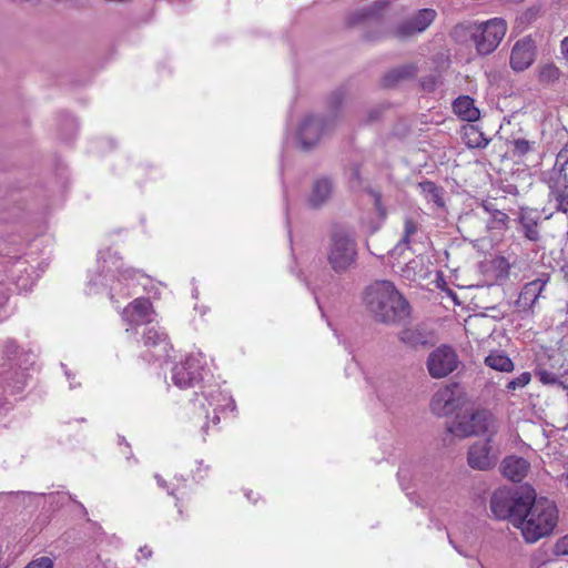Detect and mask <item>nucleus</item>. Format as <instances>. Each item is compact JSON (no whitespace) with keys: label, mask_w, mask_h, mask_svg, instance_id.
Returning a JSON list of instances; mask_svg holds the SVG:
<instances>
[{"label":"nucleus","mask_w":568,"mask_h":568,"mask_svg":"<svg viewBox=\"0 0 568 568\" xmlns=\"http://www.w3.org/2000/svg\"><path fill=\"white\" fill-rule=\"evenodd\" d=\"M559 519V510L555 501L547 497H537L532 487H526V498L515 527L521 532L524 540L535 544L548 537L555 530Z\"/></svg>","instance_id":"obj_1"},{"label":"nucleus","mask_w":568,"mask_h":568,"mask_svg":"<svg viewBox=\"0 0 568 568\" xmlns=\"http://www.w3.org/2000/svg\"><path fill=\"white\" fill-rule=\"evenodd\" d=\"M368 310L383 323H395L407 318L410 313L408 302L388 281L376 282L365 293Z\"/></svg>","instance_id":"obj_2"},{"label":"nucleus","mask_w":568,"mask_h":568,"mask_svg":"<svg viewBox=\"0 0 568 568\" xmlns=\"http://www.w3.org/2000/svg\"><path fill=\"white\" fill-rule=\"evenodd\" d=\"M457 28L464 29L469 34L478 54L487 55L493 53L503 41L507 32V22L503 18H493Z\"/></svg>","instance_id":"obj_3"},{"label":"nucleus","mask_w":568,"mask_h":568,"mask_svg":"<svg viewBox=\"0 0 568 568\" xmlns=\"http://www.w3.org/2000/svg\"><path fill=\"white\" fill-rule=\"evenodd\" d=\"M495 417L487 409H478L473 413L457 415L456 419L447 427V430L459 438L495 433Z\"/></svg>","instance_id":"obj_4"},{"label":"nucleus","mask_w":568,"mask_h":568,"mask_svg":"<svg viewBox=\"0 0 568 568\" xmlns=\"http://www.w3.org/2000/svg\"><path fill=\"white\" fill-rule=\"evenodd\" d=\"M204 359L200 353L183 355L171 369V379L179 388H190L199 384L203 376Z\"/></svg>","instance_id":"obj_5"},{"label":"nucleus","mask_w":568,"mask_h":568,"mask_svg":"<svg viewBox=\"0 0 568 568\" xmlns=\"http://www.w3.org/2000/svg\"><path fill=\"white\" fill-rule=\"evenodd\" d=\"M526 498V488L521 491L501 488L496 490L490 498V510L499 519H509L515 526L521 505Z\"/></svg>","instance_id":"obj_6"},{"label":"nucleus","mask_w":568,"mask_h":568,"mask_svg":"<svg viewBox=\"0 0 568 568\" xmlns=\"http://www.w3.org/2000/svg\"><path fill=\"white\" fill-rule=\"evenodd\" d=\"M356 243L344 232L332 235L327 261L335 272L346 271L356 257Z\"/></svg>","instance_id":"obj_7"},{"label":"nucleus","mask_w":568,"mask_h":568,"mask_svg":"<svg viewBox=\"0 0 568 568\" xmlns=\"http://www.w3.org/2000/svg\"><path fill=\"white\" fill-rule=\"evenodd\" d=\"M464 400L459 384L454 383L439 388L433 396L430 408L437 416H448L458 409Z\"/></svg>","instance_id":"obj_8"},{"label":"nucleus","mask_w":568,"mask_h":568,"mask_svg":"<svg viewBox=\"0 0 568 568\" xmlns=\"http://www.w3.org/2000/svg\"><path fill=\"white\" fill-rule=\"evenodd\" d=\"M459 364L455 349L442 345L434 349L427 359V368L433 378H443L453 373Z\"/></svg>","instance_id":"obj_9"},{"label":"nucleus","mask_w":568,"mask_h":568,"mask_svg":"<svg viewBox=\"0 0 568 568\" xmlns=\"http://www.w3.org/2000/svg\"><path fill=\"white\" fill-rule=\"evenodd\" d=\"M143 358L148 362L159 361L169 355L172 345L168 334L160 327L151 326L143 333Z\"/></svg>","instance_id":"obj_10"},{"label":"nucleus","mask_w":568,"mask_h":568,"mask_svg":"<svg viewBox=\"0 0 568 568\" xmlns=\"http://www.w3.org/2000/svg\"><path fill=\"white\" fill-rule=\"evenodd\" d=\"M564 368V358L559 353L544 354L538 358L535 371L536 376L542 384L554 385L559 377L567 373Z\"/></svg>","instance_id":"obj_11"},{"label":"nucleus","mask_w":568,"mask_h":568,"mask_svg":"<svg viewBox=\"0 0 568 568\" xmlns=\"http://www.w3.org/2000/svg\"><path fill=\"white\" fill-rule=\"evenodd\" d=\"M437 13L434 9H420L410 19L399 24L394 33L399 39L414 37L417 33L424 32L435 20Z\"/></svg>","instance_id":"obj_12"},{"label":"nucleus","mask_w":568,"mask_h":568,"mask_svg":"<svg viewBox=\"0 0 568 568\" xmlns=\"http://www.w3.org/2000/svg\"><path fill=\"white\" fill-rule=\"evenodd\" d=\"M491 438L481 443H475L468 450V465L474 469L488 470L495 467L498 456L493 453L490 447Z\"/></svg>","instance_id":"obj_13"},{"label":"nucleus","mask_w":568,"mask_h":568,"mask_svg":"<svg viewBox=\"0 0 568 568\" xmlns=\"http://www.w3.org/2000/svg\"><path fill=\"white\" fill-rule=\"evenodd\" d=\"M535 60V44L531 39L525 38L518 40L513 47L510 53V67L515 71H524L529 68Z\"/></svg>","instance_id":"obj_14"},{"label":"nucleus","mask_w":568,"mask_h":568,"mask_svg":"<svg viewBox=\"0 0 568 568\" xmlns=\"http://www.w3.org/2000/svg\"><path fill=\"white\" fill-rule=\"evenodd\" d=\"M153 313V305L146 297H138L133 300L123 310V320L131 326L141 325L150 321V316Z\"/></svg>","instance_id":"obj_15"},{"label":"nucleus","mask_w":568,"mask_h":568,"mask_svg":"<svg viewBox=\"0 0 568 568\" xmlns=\"http://www.w3.org/2000/svg\"><path fill=\"white\" fill-rule=\"evenodd\" d=\"M549 197L556 202V211L568 213V174H558L550 178Z\"/></svg>","instance_id":"obj_16"},{"label":"nucleus","mask_w":568,"mask_h":568,"mask_svg":"<svg viewBox=\"0 0 568 568\" xmlns=\"http://www.w3.org/2000/svg\"><path fill=\"white\" fill-rule=\"evenodd\" d=\"M323 132V122L315 116H307L302 122L298 130V139L302 146L307 150L315 145Z\"/></svg>","instance_id":"obj_17"},{"label":"nucleus","mask_w":568,"mask_h":568,"mask_svg":"<svg viewBox=\"0 0 568 568\" xmlns=\"http://www.w3.org/2000/svg\"><path fill=\"white\" fill-rule=\"evenodd\" d=\"M547 281L536 278L524 285L516 301V306L521 311H529L544 291Z\"/></svg>","instance_id":"obj_18"},{"label":"nucleus","mask_w":568,"mask_h":568,"mask_svg":"<svg viewBox=\"0 0 568 568\" xmlns=\"http://www.w3.org/2000/svg\"><path fill=\"white\" fill-rule=\"evenodd\" d=\"M211 397L212 402L210 404L214 405V415L210 422L213 426H217L220 424V415H223L224 418H227L229 416H235L234 413L236 410V405L232 396L217 390L215 394H212Z\"/></svg>","instance_id":"obj_19"},{"label":"nucleus","mask_w":568,"mask_h":568,"mask_svg":"<svg viewBox=\"0 0 568 568\" xmlns=\"http://www.w3.org/2000/svg\"><path fill=\"white\" fill-rule=\"evenodd\" d=\"M541 216L537 210L523 209L519 214V224L524 232V236L531 241L538 242L540 240L539 223Z\"/></svg>","instance_id":"obj_20"},{"label":"nucleus","mask_w":568,"mask_h":568,"mask_svg":"<svg viewBox=\"0 0 568 568\" xmlns=\"http://www.w3.org/2000/svg\"><path fill=\"white\" fill-rule=\"evenodd\" d=\"M503 474L514 483H520L528 474L529 463L518 456H509L503 460Z\"/></svg>","instance_id":"obj_21"},{"label":"nucleus","mask_w":568,"mask_h":568,"mask_svg":"<svg viewBox=\"0 0 568 568\" xmlns=\"http://www.w3.org/2000/svg\"><path fill=\"white\" fill-rule=\"evenodd\" d=\"M454 112L463 120L475 122L479 119L480 112L475 106L474 99L468 95L458 97L453 103Z\"/></svg>","instance_id":"obj_22"},{"label":"nucleus","mask_w":568,"mask_h":568,"mask_svg":"<svg viewBox=\"0 0 568 568\" xmlns=\"http://www.w3.org/2000/svg\"><path fill=\"white\" fill-rule=\"evenodd\" d=\"M463 141L470 149H484L489 143V140L479 130V128L473 124H467L464 126Z\"/></svg>","instance_id":"obj_23"},{"label":"nucleus","mask_w":568,"mask_h":568,"mask_svg":"<svg viewBox=\"0 0 568 568\" xmlns=\"http://www.w3.org/2000/svg\"><path fill=\"white\" fill-rule=\"evenodd\" d=\"M416 73H417V68L414 64H408V65H404V67L394 69L383 77L382 85L384 88H390L403 79H408V78L415 77Z\"/></svg>","instance_id":"obj_24"},{"label":"nucleus","mask_w":568,"mask_h":568,"mask_svg":"<svg viewBox=\"0 0 568 568\" xmlns=\"http://www.w3.org/2000/svg\"><path fill=\"white\" fill-rule=\"evenodd\" d=\"M332 183L327 179H320L314 183L310 197L313 207L322 205L332 194Z\"/></svg>","instance_id":"obj_25"},{"label":"nucleus","mask_w":568,"mask_h":568,"mask_svg":"<svg viewBox=\"0 0 568 568\" xmlns=\"http://www.w3.org/2000/svg\"><path fill=\"white\" fill-rule=\"evenodd\" d=\"M485 364L491 369L507 373L513 372L515 367L513 361L506 354L499 352H491L487 355Z\"/></svg>","instance_id":"obj_26"},{"label":"nucleus","mask_w":568,"mask_h":568,"mask_svg":"<svg viewBox=\"0 0 568 568\" xmlns=\"http://www.w3.org/2000/svg\"><path fill=\"white\" fill-rule=\"evenodd\" d=\"M420 231V223L413 216H406L403 223V236L400 243L410 247L416 241V236Z\"/></svg>","instance_id":"obj_27"},{"label":"nucleus","mask_w":568,"mask_h":568,"mask_svg":"<svg viewBox=\"0 0 568 568\" xmlns=\"http://www.w3.org/2000/svg\"><path fill=\"white\" fill-rule=\"evenodd\" d=\"M384 4L385 3L378 1V2H375L371 9L362 10V11L354 13L348 19V26L353 27V26L359 24V23L377 16L379 10L384 7Z\"/></svg>","instance_id":"obj_28"},{"label":"nucleus","mask_w":568,"mask_h":568,"mask_svg":"<svg viewBox=\"0 0 568 568\" xmlns=\"http://www.w3.org/2000/svg\"><path fill=\"white\" fill-rule=\"evenodd\" d=\"M530 381H531L530 373L524 372L516 378L509 381L506 385V388L508 390H516L518 388H524L525 386H527L530 383Z\"/></svg>","instance_id":"obj_29"},{"label":"nucleus","mask_w":568,"mask_h":568,"mask_svg":"<svg viewBox=\"0 0 568 568\" xmlns=\"http://www.w3.org/2000/svg\"><path fill=\"white\" fill-rule=\"evenodd\" d=\"M560 75V70L555 64H547L540 71V80L541 81H555L558 80Z\"/></svg>","instance_id":"obj_30"},{"label":"nucleus","mask_w":568,"mask_h":568,"mask_svg":"<svg viewBox=\"0 0 568 568\" xmlns=\"http://www.w3.org/2000/svg\"><path fill=\"white\" fill-rule=\"evenodd\" d=\"M532 144L534 143H531L528 140H525V139H516V140H514V142H513L514 154L517 155V156L526 155L527 153H529L531 151Z\"/></svg>","instance_id":"obj_31"},{"label":"nucleus","mask_w":568,"mask_h":568,"mask_svg":"<svg viewBox=\"0 0 568 568\" xmlns=\"http://www.w3.org/2000/svg\"><path fill=\"white\" fill-rule=\"evenodd\" d=\"M399 337L403 343L410 346H416L417 344L422 343L420 334L414 329H404Z\"/></svg>","instance_id":"obj_32"},{"label":"nucleus","mask_w":568,"mask_h":568,"mask_svg":"<svg viewBox=\"0 0 568 568\" xmlns=\"http://www.w3.org/2000/svg\"><path fill=\"white\" fill-rule=\"evenodd\" d=\"M24 568H53V561L49 557H41L31 561Z\"/></svg>","instance_id":"obj_33"},{"label":"nucleus","mask_w":568,"mask_h":568,"mask_svg":"<svg viewBox=\"0 0 568 568\" xmlns=\"http://www.w3.org/2000/svg\"><path fill=\"white\" fill-rule=\"evenodd\" d=\"M556 552L558 555H568V535L564 536L557 541Z\"/></svg>","instance_id":"obj_34"},{"label":"nucleus","mask_w":568,"mask_h":568,"mask_svg":"<svg viewBox=\"0 0 568 568\" xmlns=\"http://www.w3.org/2000/svg\"><path fill=\"white\" fill-rule=\"evenodd\" d=\"M497 267L503 272L504 276H508L510 265L505 257H499L495 261Z\"/></svg>","instance_id":"obj_35"},{"label":"nucleus","mask_w":568,"mask_h":568,"mask_svg":"<svg viewBox=\"0 0 568 568\" xmlns=\"http://www.w3.org/2000/svg\"><path fill=\"white\" fill-rule=\"evenodd\" d=\"M560 52L562 58L568 62V36L560 41Z\"/></svg>","instance_id":"obj_36"},{"label":"nucleus","mask_w":568,"mask_h":568,"mask_svg":"<svg viewBox=\"0 0 568 568\" xmlns=\"http://www.w3.org/2000/svg\"><path fill=\"white\" fill-rule=\"evenodd\" d=\"M422 187L425 190V191H428L430 193H437V186L434 182L432 181H426L424 183L420 184ZM436 196H438V194H436Z\"/></svg>","instance_id":"obj_37"},{"label":"nucleus","mask_w":568,"mask_h":568,"mask_svg":"<svg viewBox=\"0 0 568 568\" xmlns=\"http://www.w3.org/2000/svg\"><path fill=\"white\" fill-rule=\"evenodd\" d=\"M447 293L456 302V304H459V302L457 301L456 294L452 290L448 288Z\"/></svg>","instance_id":"obj_38"},{"label":"nucleus","mask_w":568,"mask_h":568,"mask_svg":"<svg viewBox=\"0 0 568 568\" xmlns=\"http://www.w3.org/2000/svg\"><path fill=\"white\" fill-rule=\"evenodd\" d=\"M155 478H156L159 486L165 487V481L159 475H156Z\"/></svg>","instance_id":"obj_39"},{"label":"nucleus","mask_w":568,"mask_h":568,"mask_svg":"<svg viewBox=\"0 0 568 568\" xmlns=\"http://www.w3.org/2000/svg\"><path fill=\"white\" fill-rule=\"evenodd\" d=\"M564 477H565V480H566V485L568 487V471L566 474H564Z\"/></svg>","instance_id":"obj_40"},{"label":"nucleus","mask_w":568,"mask_h":568,"mask_svg":"<svg viewBox=\"0 0 568 568\" xmlns=\"http://www.w3.org/2000/svg\"><path fill=\"white\" fill-rule=\"evenodd\" d=\"M179 516H180V518H182V517H183V516H182V510H181V509H179Z\"/></svg>","instance_id":"obj_41"}]
</instances>
